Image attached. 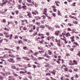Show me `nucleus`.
<instances>
[{
  "instance_id": "obj_1",
  "label": "nucleus",
  "mask_w": 80,
  "mask_h": 80,
  "mask_svg": "<svg viewBox=\"0 0 80 80\" xmlns=\"http://www.w3.org/2000/svg\"><path fill=\"white\" fill-rule=\"evenodd\" d=\"M8 61L9 62H10L15 63V61L12 58H10L9 59H8Z\"/></svg>"
},
{
  "instance_id": "obj_2",
  "label": "nucleus",
  "mask_w": 80,
  "mask_h": 80,
  "mask_svg": "<svg viewBox=\"0 0 80 80\" xmlns=\"http://www.w3.org/2000/svg\"><path fill=\"white\" fill-rule=\"evenodd\" d=\"M27 16H28V18H32V14L30 13H28L27 14Z\"/></svg>"
},
{
  "instance_id": "obj_3",
  "label": "nucleus",
  "mask_w": 80,
  "mask_h": 80,
  "mask_svg": "<svg viewBox=\"0 0 80 80\" xmlns=\"http://www.w3.org/2000/svg\"><path fill=\"white\" fill-rule=\"evenodd\" d=\"M66 36L67 37H68H68H71V35L69 32H68L66 33Z\"/></svg>"
},
{
  "instance_id": "obj_4",
  "label": "nucleus",
  "mask_w": 80,
  "mask_h": 80,
  "mask_svg": "<svg viewBox=\"0 0 80 80\" xmlns=\"http://www.w3.org/2000/svg\"><path fill=\"white\" fill-rule=\"evenodd\" d=\"M11 73L9 72H7V73H4V76L5 77H7L8 75H10Z\"/></svg>"
},
{
  "instance_id": "obj_5",
  "label": "nucleus",
  "mask_w": 80,
  "mask_h": 80,
  "mask_svg": "<svg viewBox=\"0 0 80 80\" xmlns=\"http://www.w3.org/2000/svg\"><path fill=\"white\" fill-rule=\"evenodd\" d=\"M60 32V31H56L55 33V34L56 35H57V36H58V35L59 33Z\"/></svg>"
},
{
  "instance_id": "obj_6",
  "label": "nucleus",
  "mask_w": 80,
  "mask_h": 80,
  "mask_svg": "<svg viewBox=\"0 0 80 80\" xmlns=\"http://www.w3.org/2000/svg\"><path fill=\"white\" fill-rule=\"evenodd\" d=\"M9 56L11 58H15V56L11 54H9Z\"/></svg>"
},
{
  "instance_id": "obj_7",
  "label": "nucleus",
  "mask_w": 80,
  "mask_h": 80,
  "mask_svg": "<svg viewBox=\"0 0 80 80\" xmlns=\"http://www.w3.org/2000/svg\"><path fill=\"white\" fill-rule=\"evenodd\" d=\"M34 18H35L36 20H40V19H41V17L39 16H36Z\"/></svg>"
},
{
  "instance_id": "obj_8",
  "label": "nucleus",
  "mask_w": 80,
  "mask_h": 80,
  "mask_svg": "<svg viewBox=\"0 0 80 80\" xmlns=\"http://www.w3.org/2000/svg\"><path fill=\"white\" fill-rule=\"evenodd\" d=\"M58 46H61L62 45V44H60V40H58Z\"/></svg>"
},
{
  "instance_id": "obj_9",
  "label": "nucleus",
  "mask_w": 80,
  "mask_h": 80,
  "mask_svg": "<svg viewBox=\"0 0 80 80\" xmlns=\"http://www.w3.org/2000/svg\"><path fill=\"white\" fill-rule=\"evenodd\" d=\"M48 28H49V30H51V31H53V30H54V29H53V28H51V27H49Z\"/></svg>"
},
{
  "instance_id": "obj_10",
  "label": "nucleus",
  "mask_w": 80,
  "mask_h": 80,
  "mask_svg": "<svg viewBox=\"0 0 80 80\" xmlns=\"http://www.w3.org/2000/svg\"><path fill=\"white\" fill-rule=\"evenodd\" d=\"M47 8H45L43 10V12H45L46 13H47Z\"/></svg>"
},
{
  "instance_id": "obj_11",
  "label": "nucleus",
  "mask_w": 80,
  "mask_h": 80,
  "mask_svg": "<svg viewBox=\"0 0 80 80\" xmlns=\"http://www.w3.org/2000/svg\"><path fill=\"white\" fill-rule=\"evenodd\" d=\"M73 62L74 63H75L76 65H77V64H78L77 61L75 60H73Z\"/></svg>"
},
{
  "instance_id": "obj_12",
  "label": "nucleus",
  "mask_w": 80,
  "mask_h": 80,
  "mask_svg": "<svg viewBox=\"0 0 80 80\" xmlns=\"http://www.w3.org/2000/svg\"><path fill=\"white\" fill-rule=\"evenodd\" d=\"M11 68H12V69H14V70L16 69V67L13 65L12 66Z\"/></svg>"
},
{
  "instance_id": "obj_13",
  "label": "nucleus",
  "mask_w": 80,
  "mask_h": 80,
  "mask_svg": "<svg viewBox=\"0 0 80 80\" xmlns=\"http://www.w3.org/2000/svg\"><path fill=\"white\" fill-rule=\"evenodd\" d=\"M45 28V27L44 25H41L40 27V28H42L43 29H44V28Z\"/></svg>"
},
{
  "instance_id": "obj_14",
  "label": "nucleus",
  "mask_w": 80,
  "mask_h": 80,
  "mask_svg": "<svg viewBox=\"0 0 80 80\" xmlns=\"http://www.w3.org/2000/svg\"><path fill=\"white\" fill-rule=\"evenodd\" d=\"M35 23L38 26H39L40 25V23L38 22H36Z\"/></svg>"
},
{
  "instance_id": "obj_15",
  "label": "nucleus",
  "mask_w": 80,
  "mask_h": 80,
  "mask_svg": "<svg viewBox=\"0 0 80 80\" xmlns=\"http://www.w3.org/2000/svg\"><path fill=\"white\" fill-rule=\"evenodd\" d=\"M31 59H32V60H34L35 61H37V59L36 58H35V57H34L33 58H31Z\"/></svg>"
},
{
  "instance_id": "obj_16",
  "label": "nucleus",
  "mask_w": 80,
  "mask_h": 80,
  "mask_svg": "<svg viewBox=\"0 0 80 80\" xmlns=\"http://www.w3.org/2000/svg\"><path fill=\"white\" fill-rule=\"evenodd\" d=\"M28 2H29V3H33V4H34V3H33V2H32V0H27Z\"/></svg>"
},
{
  "instance_id": "obj_17",
  "label": "nucleus",
  "mask_w": 80,
  "mask_h": 80,
  "mask_svg": "<svg viewBox=\"0 0 80 80\" xmlns=\"http://www.w3.org/2000/svg\"><path fill=\"white\" fill-rule=\"evenodd\" d=\"M8 57V55L7 54L6 55H4V57L5 58H7Z\"/></svg>"
},
{
  "instance_id": "obj_18",
  "label": "nucleus",
  "mask_w": 80,
  "mask_h": 80,
  "mask_svg": "<svg viewBox=\"0 0 80 80\" xmlns=\"http://www.w3.org/2000/svg\"><path fill=\"white\" fill-rule=\"evenodd\" d=\"M64 69V70H65V71H66V72L68 71V68H65Z\"/></svg>"
},
{
  "instance_id": "obj_19",
  "label": "nucleus",
  "mask_w": 80,
  "mask_h": 80,
  "mask_svg": "<svg viewBox=\"0 0 80 80\" xmlns=\"http://www.w3.org/2000/svg\"><path fill=\"white\" fill-rule=\"evenodd\" d=\"M78 53L77 54V55H78V57H80V51H78Z\"/></svg>"
},
{
  "instance_id": "obj_20",
  "label": "nucleus",
  "mask_w": 80,
  "mask_h": 80,
  "mask_svg": "<svg viewBox=\"0 0 80 80\" xmlns=\"http://www.w3.org/2000/svg\"><path fill=\"white\" fill-rule=\"evenodd\" d=\"M27 8V6H23L22 8H24V9H25V10H26V8Z\"/></svg>"
},
{
  "instance_id": "obj_21",
  "label": "nucleus",
  "mask_w": 80,
  "mask_h": 80,
  "mask_svg": "<svg viewBox=\"0 0 80 80\" xmlns=\"http://www.w3.org/2000/svg\"><path fill=\"white\" fill-rule=\"evenodd\" d=\"M8 78L9 79H14V78H13V76H9L8 77Z\"/></svg>"
},
{
  "instance_id": "obj_22",
  "label": "nucleus",
  "mask_w": 80,
  "mask_h": 80,
  "mask_svg": "<svg viewBox=\"0 0 80 80\" xmlns=\"http://www.w3.org/2000/svg\"><path fill=\"white\" fill-rule=\"evenodd\" d=\"M28 77L30 79H32V77L31 75H28Z\"/></svg>"
},
{
  "instance_id": "obj_23",
  "label": "nucleus",
  "mask_w": 80,
  "mask_h": 80,
  "mask_svg": "<svg viewBox=\"0 0 80 80\" xmlns=\"http://www.w3.org/2000/svg\"><path fill=\"white\" fill-rule=\"evenodd\" d=\"M4 79V78L2 76L0 75V79L1 80H3Z\"/></svg>"
},
{
  "instance_id": "obj_24",
  "label": "nucleus",
  "mask_w": 80,
  "mask_h": 80,
  "mask_svg": "<svg viewBox=\"0 0 80 80\" xmlns=\"http://www.w3.org/2000/svg\"><path fill=\"white\" fill-rule=\"evenodd\" d=\"M38 60H41V59H44V57H40L38 58Z\"/></svg>"
},
{
  "instance_id": "obj_25",
  "label": "nucleus",
  "mask_w": 80,
  "mask_h": 80,
  "mask_svg": "<svg viewBox=\"0 0 80 80\" xmlns=\"http://www.w3.org/2000/svg\"><path fill=\"white\" fill-rule=\"evenodd\" d=\"M70 18H75V17L74 16H72V15H70L69 16Z\"/></svg>"
},
{
  "instance_id": "obj_26",
  "label": "nucleus",
  "mask_w": 80,
  "mask_h": 80,
  "mask_svg": "<svg viewBox=\"0 0 80 80\" xmlns=\"http://www.w3.org/2000/svg\"><path fill=\"white\" fill-rule=\"evenodd\" d=\"M39 52L40 53H44V52H45V51H39Z\"/></svg>"
},
{
  "instance_id": "obj_27",
  "label": "nucleus",
  "mask_w": 80,
  "mask_h": 80,
  "mask_svg": "<svg viewBox=\"0 0 80 80\" xmlns=\"http://www.w3.org/2000/svg\"><path fill=\"white\" fill-rule=\"evenodd\" d=\"M12 37H13V35L12 34H11L10 35V39H12Z\"/></svg>"
},
{
  "instance_id": "obj_28",
  "label": "nucleus",
  "mask_w": 80,
  "mask_h": 80,
  "mask_svg": "<svg viewBox=\"0 0 80 80\" xmlns=\"http://www.w3.org/2000/svg\"><path fill=\"white\" fill-rule=\"evenodd\" d=\"M38 52H35L34 53V55H35V56H37V55H38Z\"/></svg>"
},
{
  "instance_id": "obj_29",
  "label": "nucleus",
  "mask_w": 80,
  "mask_h": 80,
  "mask_svg": "<svg viewBox=\"0 0 80 80\" xmlns=\"http://www.w3.org/2000/svg\"><path fill=\"white\" fill-rule=\"evenodd\" d=\"M36 30L37 32H39V27H38L36 28Z\"/></svg>"
},
{
  "instance_id": "obj_30",
  "label": "nucleus",
  "mask_w": 80,
  "mask_h": 80,
  "mask_svg": "<svg viewBox=\"0 0 80 80\" xmlns=\"http://www.w3.org/2000/svg\"><path fill=\"white\" fill-rule=\"evenodd\" d=\"M23 29L24 30H27V28H26V27H25L24 28H23Z\"/></svg>"
},
{
  "instance_id": "obj_31",
  "label": "nucleus",
  "mask_w": 80,
  "mask_h": 80,
  "mask_svg": "<svg viewBox=\"0 0 80 80\" xmlns=\"http://www.w3.org/2000/svg\"><path fill=\"white\" fill-rule=\"evenodd\" d=\"M18 42L19 44H20V43L22 42V40H18Z\"/></svg>"
},
{
  "instance_id": "obj_32",
  "label": "nucleus",
  "mask_w": 80,
  "mask_h": 80,
  "mask_svg": "<svg viewBox=\"0 0 80 80\" xmlns=\"http://www.w3.org/2000/svg\"><path fill=\"white\" fill-rule=\"evenodd\" d=\"M41 17H43V19H45V18H46V16H45L42 15V16H41Z\"/></svg>"
},
{
  "instance_id": "obj_33",
  "label": "nucleus",
  "mask_w": 80,
  "mask_h": 80,
  "mask_svg": "<svg viewBox=\"0 0 80 80\" xmlns=\"http://www.w3.org/2000/svg\"><path fill=\"white\" fill-rule=\"evenodd\" d=\"M12 49H10L8 52V53H12Z\"/></svg>"
},
{
  "instance_id": "obj_34",
  "label": "nucleus",
  "mask_w": 80,
  "mask_h": 80,
  "mask_svg": "<svg viewBox=\"0 0 80 80\" xmlns=\"http://www.w3.org/2000/svg\"><path fill=\"white\" fill-rule=\"evenodd\" d=\"M70 38H71V40L74 39V38H75V37L74 36H72V37H71Z\"/></svg>"
},
{
  "instance_id": "obj_35",
  "label": "nucleus",
  "mask_w": 80,
  "mask_h": 80,
  "mask_svg": "<svg viewBox=\"0 0 80 80\" xmlns=\"http://www.w3.org/2000/svg\"><path fill=\"white\" fill-rule=\"evenodd\" d=\"M48 52H49L48 54H49L50 55L52 54V52H51V51H50V50H48Z\"/></svg>"
},
{
  "instance_id": "obj_36",
  "label": "nucleus",
  "mask_w": 80,
  "mask_h": 80,
  "mask_svg": "<svg viewBox=\"0 0 80 80\" xmlns=\"http://www.w3.org/2000/svg\"><path fill=\"white\" fill-rule=\"evenodd\" d=\"M49 72H50V73H52V74H53V75H55V72L50 71Z\"/></svg>"
},
{
  "instance_id": "obj_37",
  "label": "nucleus",
  "mask_w": 80,
  "mask_h": 80,
  "mask_svg": "<svg viewBox=\"0 0 80 80\" xmlns=\"http://www.w3.org/2000/svg\"><path fill=\"white\" fill-rule=\"evenodd\" d=\"M73 23H74L75 24H77L78 23V22L76 21H73Z\"/></svg>"
},
{
  "instance_id": "obj_38",
  "label": "nucleus",
  "mask_w": 80,
  "mask_h": 80,
  "mask_svg": "<svg viewBox=\"0 0 80 80\" xmlns=\"http://www.w3.org/2000/svg\"><path fill=\"white\" fill-rule=\"evenodd\" d=\"M46 75H51V73H46Z\"/></svg>"
},
{
  "instance_id": "obj_39",
  "label": "nucleus",
  "mask_w": 80,
  "mask_h": 80,
  "mask_svg": "<svg viewBox=\"0 0 80 80\" xmlns=\"http://www.w3.org/2000/svg\"><path fill=\"white\" fill-rule=\"evenodd\" d=\"M66 34V32L65 31L64 32H62V35H65V34Z\"/></svg>"
},
{
  "instance_id": "obj_40",
  "label": "nucleus",
  "mask_w": 80,
  "mask_h": 80,
  "mask_svg": "<svg viewBox=\"0 0 80 80\" xmlns=\"http://www.w3.org/2000/svg\"><path fill=\"white\" fill-rule=\"evenodd\" d=\"M50 64H47L46 65H45L44 66V67H48L49 66Z\"/></svg>"
},
{
  "instance_id": "obj_41",
  "label": "nucleus",
  "mask_w": 80,
  "mask_h": 80,
  "mask_svg": "<svg viewBox=\"0 0 80 80\" xmlns=\"http://www.w3.org/2000/svg\"><path fill=\"white\" fill-rule=\"evenodd\" d=\"M46 58H48V59H50L51 58V57L48 56H46Z\"/></svg>"
},
{
  "instance_id": "obj_42",
  "label": "nucleus",
  "mask_w": 80,
  "mask_h": 80,
  "mask_svg": "<svg viewBox=\"0 0 80 80\" xmlns=\"http://www.w3.org/2000/svg\"><path fill=\"white\" fill-rule=\"evenodd\" d=\"M36 28V26L35 25H34L33 27V30H35Z\"/></svg>"
},
{
  "instance_id": "obj_43",
  "label": "nucleus",
  "mask_w": 80,
  "mask_h": 80,
  "mask_svg": "<svg viewBox=\"0 0 80 80\" xmlns=\"http://www.w3.org/2000/svg\"><path fill=\"white\" fill-rule=\"evenodd\" d=\"M74 76L76 78H78V75L77 74H75Z\"/></svg>"
},
{
  "instance_id": "obj_44",
  "label": "nucleus",
  "mask_w": 80,
  "mask_h": 80,
  "mask_svg": "<svg viewBox=\"0 0 80 80\" xmlns=\"http://www.w3.org/2000/svg\"><path fill=\"white\" fill-rule=\"evenodd\" d=\"M4 50H10V49L8 48H5L4 49Z\"/></svg>"
},
{
  "instance_id": "obj_45",
  "label": "nucleus",
  "mask_w": 80,
  "mask_h": 80,
  "mask_svg": "<svg viewBox=\"0 0 80 80\" xmlns=\"http://www.w3.org/2000/svg\"><path fill=\"white\" fill-rule=\"evenodd\" d=\"M3 33L4 34V35H7V34H8V33L6 32L5 31L3 32Z\"/></svg>"
},
{
  "instance_id": "obj_46",
  "label": "nucleus",
  "mask_w": 80,
  "mask_h": 80,
  "mask_svg": "<svg viewBox=\"0 0 80 80\" xmlns=\"http://www.w3.org/2000/svg\"><path fill=\"white\" fill-rule=\"evenodd\" d=\"M32 13L33 15H36V13H35V12H34V11H33L32 12Z\"/></svg>"
},
{
  "instance_id": "obj_47",
  "label": "nucleus",
  "mask_w": 80,
  "mask_h": 80,
  "mask_svg": "<svg viewBox=\"0 0 80 80\" xmlns=\"http://www.w3.org/2000/svg\"><path fill=\"white\" fill-rule=\"evenodd\" d=\"M17 60H21V58H20L17 57Z\"/></svg>"
},
{
  "instance_id": "obj_48",
  "label": "nucleus",
  "mask_w": 80,
  "mask_h": 80,
  "mask_svg": "<svg viewBox=\"0 0 80 80\" xmlns=\"http://www.w3.org/2000/svg\"><path fill=\"white\" fill-rule=\"evenodd\" d=\"M56 62H57V63H58V64H59V65H60V62H59V61H58V60Z\"/></svg>"
},
{
  "instance_id": "obj_49",
  "label": "nucleus",
  "mask_w": 80,
  "mask_h": 80,
  "mask_svg": "<svg viewBox=\"0 0 80 80\" xmlns=\"http://www.w3.org/2000/svg\"><path fill=\"white\" fill-rule=\"evenodd\" d=\"M29 32H33V29H31V30H29Z\"/></svg>"
},
{
  "instance_id": "obj_50",
  "label": "nucleus",
  "mask_w": 80,
  "mask_h": 80,
  "mask_svg": "<svg viewBox=\"0 0 80 80\" xmlns=\"http://www.w3.org/2000/svg\"><path fill=\"white\" fill-rule=\"evenodd\" d=\"M16 69V71H19L20 70L18 68H17Z\"/></svg>"
},
{
  "instance_id": "obj_51",
  "label": "nucleus",
  "mask_w": 80,
  "mask_h": 80,
  "mask_svg": "<svg viewBox=\"0 0 80 80\" xmlns=\"http://www.w3.org/2000/svg\"><path fill=\"white\" fill-rule=\"evenodd\" d=\"M26 60H28V61L30 60V59L27 57H26Z\"/></svg>"
},
{
  "instance_id": "obj_52",
  "label": "nucleus",
  "mask_w": 80,
  "mask_h": 80,
  "mask_svg": "<svg viewBox=\"0 0 80 80\" xmlns=\"http://www.w3.org/2000/svg\"><path fill=\"white\" fill-rule=\"evenodd\" d=\"M74 71H75V72H77V71H78V69H77V68H76V69H74Z\"/></svg>"
},
{
  "instance_id": "obj_53",
  "label": "nucleus",
  "mask_w": 80,
  "mask_h": 80,
  "mask_svg": "<svg viewBox=\"0 0 80 80\" xmlns=\"http://www.w3.org/2000/svg\"><path fill=\"white\" fill-rule=\"evenodd\" d=\"M25 73V72L23 71H20L19 73L21 74V73Z\"/></svg>"
},
{
  "instance_id": "obj_54",
  "label": "nucleus",
  "mask_w": 80,
  "mask_h": 80,
  "mask_svg": "<svg viewBox=\"0 0 80 80\" xmlns=\"http://www.w3.org/2000/svg\"><path fill=\"white\" fill-rule=\"evenodd\" d=\"M48 55H47V52H45V54L43 55L44 57H47V56Z\"/></svg>"
},
{
  "instance_id": "obj_55",
  "label": "nucleus",
  "mask_w": 80,
  "mask_h": 80,
  "mask_svg": "<svg viewBox=\"0 0 80 80\" xmlns=\"http://www.w3.org/2000/svg\"><path fill=\"white\" fill-rule=\"evenodd\" d=\"M53 11L54 12H57V9L54 8L53 9Z\"/></svg>"
},
{
  "instance_id": "obj_56",
  "label": "nucleus",
  "mask_w": 80,
  "mask_h": 80,
  "mask_svg": "<svg viewBox=\"0 0 80 80\" xmlns=\"http://www.w3.org/2000/svg\"><path fill=\"white\" fill-rule=\"evenodd\" d=\"M18 38V36L17 35L15 36V39Z\"/></svg>"
},
{
  "instance_id": "obj_57",
  "label": "nucleus",
  "mask_w": 80,
  "mask_h": 80,
  "mask_svg": "<svg viewBox=\"0 0 80 80\" xmlns=\"http://www.w3.org/2000/svg\"><path fill=\"white\" fill-rule=\"evenodd\" d=\"M15 12L16 13L17 15H18V12H19V11H16Z\"/></svg>"
},
{
  "instance_id": "obj_58",
  "label": "nucleus",
  "mask_w": 80,
  "mask_h": 80,
  "mask_svg": "<svg viewBox=\"0 0 80 80\" xmlns=\"http://www.w3.org/2000/svg\"><path fill=\"white\" fill-rule=\"evenodd\" d=\"M18 9L21 10L22 9V7H21L18 6Z\"/></svg>"
},
{
  "instance_id": "obj_59",
  "label": "nucleus",
  "mask_w": 80,
  "mask_h": 80,
  "mask_svg": "<svg viewBox=\"0 0 80 80\" xmlns=\"http://www.w3.org/2000/svg\"><path fill=\"white\" fill-rule=\"evenodd\" d=\"M52 15L53 17H56V15H55V13H52Z\"/></svg>"
},
{
  "instance_id": "obj_60",
  "label": "nucleus",
  "mask_w": 80,
  "mask_h": 80,
  "mask_svg": "<svg viewBox=\"0 0 80 80\" xmlns=\"http://www.w3.org/2000/svg\"><path fill=\"white\" fill-rule=\"evenodd\" d=\"M68 31H72V29H70V28H68Z\"/></svg>"
},
{
  "instance_id": "obj_61",
  "label": "nucleus",
  "mask_w": 80,
  "mask_h": 80,
  "mask_svg": "<svg viewBox=\"0 0 80 80\" xmlns=\"http://www.w3.org/2000/svg\"><path fill=\"white\" fill-rule=\"evenodd\" d=\"M34 12L36 13H38V12L37 10H35L34 11Z\"/></svg>"
},
{
  "instance_id": "obj_62",
  "label": "nucleus",
  "mask_w": 80,
  "mask_h": 80,
  "mask_svg": "<svg viewBox=\"0 0 80 80\" xmlns=\"http://www.w3.org/2000/svg\"><path fill=\"white\" fill-rule=\"evenodd\" d=\"M5 30H6V31H9V29L8 30V28H5Z\"/></svg>"
},
{
  "instance_id": "obj_63",
  "label": "nucleus",
  "mask_w": 80,
  "mask_h": 80,
  "mask_svg": "<svg viewBox=\"0 0 80 80\" xmlns=\"http://www.w3.org/2000/svg\"><path fill=\"white\" fill-rule=\"evenodd\" d=\"M66 56H70V54L69 53H68L66 54Z\"/></svg>"
},
{
  "instance_id": "obj_64",
  "label": "nucleus",
  "mask_w": 80,
  "mask_h": 80,
  "mask_svg": "<svg viewBox=\"0 0 80 80\" xmlns=\"http://www.w3.org/2000/svg\"><path fill=\"white\" fill-rule=\"evenodd\" d=\"M27 48V47H23V49L24 50H26V48Z\"/></svg>"
}]
</instances>
